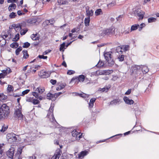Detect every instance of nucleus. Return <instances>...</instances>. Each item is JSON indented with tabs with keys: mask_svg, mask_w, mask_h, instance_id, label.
I'll list each match as a JSON object with an SVG mask.
<instances>
[{
	"mask_svg": "<svg viewBox=\"0 0 159 159\" xmlns=\"http://www.w3.org/2000/svg\"><path fill=\"white\" fill-rule=\"evenodd\" d=\"M145 25L144 23H142L140 25V27L139 29V31H141V30L142 29L143 27H144L145 26Z\"/></svg>",
	"mask_w": 159,
	"mask_h": 159,
	"instance_id": "60",
	"label": "nucleus"
},
{
	"mask_svg": "<svg viewBox=\"0 0 159 159\" xmlns=\"http://www.w3.org/2000/svg\"><path fill=\"white\" fill-rule=\"evenodd\" d=\"M37 21V20L34 18H31L26 20V22L30 24L35 23Z\"/></svg>",
	"mask_w": 159,
	"mask_h": 159,
	"instance_id": "17",
	"label": "nucleus"
},
{
	"mask_svg": "<svg viewBox=\"0 0 159 159\" xmlns=\"http://www.w3.org/2000/svg\"><path fill=\"white\" fill-rule=\"evenodd\" d=\"M111 53V52H106L104 53L103 55L106 60L113 59Z\"/></svg>",
	"mask_w": 159,
	"mask_h": 159,
	"instance_id": "13",
	"label": "nucleus"
},
{
	"mask_svg": "<svg viewBox=\"0 0 159 159\" xmlns=\"http://www.w3.org/2000/svg\"><path fill=\"white\" fill-rule=\"evenodd\" d=\"M85 77L83 75H80L75 77L73 78L70 81V83L74 82L78 83L79 82H83L85 80Z\"/></svg>",
	"mask_w": 159,
	"mask_h": 159,
	"instance_id": "4",
	"label": "nucleus"
},
{
	"mask_svg": "<svg viewBox=\"0 0 159 159\" xmlns=\"http://www.w3.org/2000/svg\"><path fill=\"white\" fill-rule=\"evenodd\" d=\"M138 27H139V25L138 24H135L132 25L131 28V31H132L137 30Z\"/></svg>",
	"mask_w": 159,
	"mask_h": 159,
	"instance_id": "36",
	"label": "nucleus"
},
{
	"mask_svg": "<svg viewBox=\"0 0 159 159\" xmlns=\"http://www.w3.org/2000/svg\"><path fill=\"white\" fill-rule=\"evenodd\" d=\"M87 152L86 151H83L80 152V153L78 155V156L76 157L78 158H83L87 154Z\"/></svg>",
	"mask_w": 159,
	"mask_h": 159,
	"instance_id": "19",
	"label": "nucleus"
},
{
	"mask_svg": "<svg viewBox=\"0 0 159 159\" xmlns=\"http://www.w3.org/2000/svg\"><path fill=\"white\" fill-rule=\"evenodd\" d=\"M13 8V9H15L16 7V4L14 3H12L8 7V10L10 11H12V9L11 8Z\"/></svg>",
	"mask_w": 159,
	"mask_h": 159,
	"instance_id": "30",
	"label": "nucleus"
},
{
	"mask_svg": "<svg viewBox=\"0 0 159 159\" xmlns=\"http://www.w3.org/2000/svg\"><path fill=\"white\" fill-rule=\"evenodd\" d=\"M40 95V94H38L37 97L36 96H34L36 98H37L38 99H39V100H41L42 99L43 97L41 95Z\"/></svg>",
	"mask_w": 159,
	"mask_h": 159,
	"instance_id": "64",
	"label": "nucleus"
},
{
	"mask_svg": "<svg viewBox=\"0 0 159 159\" xmlns=\"http://www.w3.org/2000/svg\"><path fill=\"white\" fill-rule=\"evenodd\" d=\"M39 57V59H47L48 57L47 56H44L43 55H39L37 57Z\"/></svg>",
	"mask_w": 159,
	"mask_h": 159,
	"instance_id": "51",
	"label": "nucleus"
},
{
	"mask_svg": "<svg viewBox=\"0 0 159 159\" xmlns=\"http://www.w3.org/2000/svg\"><path fill=\"white\" fill-rule=\"evenodd\" d=\"M102 71H100L99 70H98L96 71L95 72H93L92 73V74L95 75V76H98L99 75H103Z\"/></svg>",
	"mask_w": 159,
	"mask_h": 159,
	"instance_id": "29",
	"label": "nucleus"
},
{
	"mask_svg": "<svg viewBox=\"0 0 159 159\" xmlns=\"http://www.w3.org/2000/svg\"><path fill=\"white\" fill-rule=\"evenodd\" d=\"M9 107L6 104H3L0 107V119H4L9 114Z\"/></svg>",
	"mask_w": 159,
	"mask_h": 159,
	"instance_id": "1",
	"label": "nucleus"
},
{
	"mask_svg": "<svg viewBox=\"0 0 159 159\" xmlns=\"http://www.w3.org/2000/svg\"><path fill=\"white\" fill-rule=\"evenodd\" d=\"M46 98L47 99L49 100L54 101L56 100L55 94H52L50 93H47Z\"/></svg>",
	"mask_w": 159,
	"mask_h": 159,
	"instance_id": "14",
	"label": "nucleus"
},
{
	"mask_svg": "<svg viewBox=\"0 0 159 159\" xmlns=\"http://www.w3.org/2000/svg\"><path fill=\"white\" fill-rule=\"evenodd\" d=\"M123 16V15H119L116 18V19L117 20L119 21V20H121Z\"/></svg>",
	"mask_w": 159,
	"mask_h": 159,
	"instance_id": "58",
	"label": "nucleus"
},
{
	"mask_svg": "<svg viewBox=\"0 0 159 159\" xmlns=\"http://www.w3.org/2000/svg\"><path fill=\"white\" fill-rule=\"evenodd\" d=\"M22 52L23 54V58L24 59H27L29 57V54L28 53V52L27 50H24Z\"/></svg>",
	"mask_w": 159,
	"mask_h": 159,
	"instance_id": "26",
	"label": "nucleus"
},
{
	"mask_svg": "<svg viewBox=\"0 0 159 159\" xmlns=\"http://www.w3.org/2000/svg\"><path fill=\"white\" fill-rule=\"evenodd\" d=\"M61 153V151L60 149L57 150L51 159H59Z\"/></svg>",
	"mask_w": 159,
	"mask_h": 159,
	"instance_id": "12",
	"label": "nucleus"
},
{
	"mask_svg": "<svg viewBox=\"0 0 159 159\" xmlns=\"http://www.w3.org/2000/svg\"><path fill=\"white\" fill-rule=\"evenodd\" d=\"M45 91L44 88L43 87H38L35 90V92H33L32 94L33 96H37L38 94H41Z\"/></svg>",
	"mask_w": 159,
	"mask_h": 159,
	"instance_id": "6",
	"label": "nucleus"
},
{
	"mask_svg": "<svg viewBox=\"0 0 159 159\" xmlns=\"http://www.w3.org/2000/svg\"><path fill=\"white\" fill-rule=\"evenodd\" d=\"M115 33V29L111 26L109 29H107L103 30L102 33L100 34L99 35L101 36H103L106 35H110L113 34Z\"/></svg>",
	"mask_w": 159,
	"mask_h": 159,
	"instance_id": "2",
	"label": "nucleus"
},
{
	"mask_svg": "<svg viewBox=\"0 0 159 159\" xmlns=\"http://www.w3.org/2000/svg\"><path fill=\"white\" fill-rule=\"evenodd\" d=\"M30 91L29 89H26L22 92V96H23L25 94H27Z\"/></svg>",
	"mask_w": 159,
	"mask_h": 159,
	"instance_id": "49",
	"label": "nucleus"
},
{
	"mask_svg": "<svg viewBox=\"0 0 159 159\" xmlns=\"http://www.w3.org/2000/svg\"><path fill=\"white\" fill-rule=\"evenodd\" d=\"M96 100V98H93L91 99L89 104V107L92 108L93 107L94 105V103L95 102Z\"/></svg>",
	"mask_w": 159,
	"mask_h": 159,
	"instance_id": "21",
	"label": "nucleus"
},
{
	"mask_svg": "<svg viewBox=\"0 0 159 159\" xmlns=\"http://www.w3.org/2000/svg\"><path fill=\"white\" fill-rule=\"evenodd\" d=\"M18 46L19 44L16 42H13L10 45L11 47L13 48H16Z\"/></svg>",
	"mask_w": 159,
	"mask_h": 159,
	"instance_id": "37",
	"label": "nucleus"
},
{
	"mask_svg": "<svg viewBox=\"0 0 159 159\" xmlns=\"http://www.w3.org/2000/svg\"><path fill=\"white\" fill-rule=\"evenodd\" d=\"M17 0H7V2L8 3H13V2H17Z\"/></svg>",
	"mask_w": 159,
	"mask_h": 159,
	"instance_id": "62",
	"label": "nucleus"
},
{
	"mask_svg": "<svg viewBox=\"0 0 159 159\" xmlns=\"http://www.w3.org/2000/svg\"><path fill=\"white\" fill-rule=\"evenodd\" d=\"M106 63H104V61H103L102 60H99L98 64L96 65V66L98 67H101L102 66H106L105 64Z\"/></svg>",
	"mask_w": 159,
	"mask_h": 159,
	"instance_id": "18",
	"label": "nucleus"
},
{
	"mask_svg": "<svg viewBox=\"0 0 159 159\" xmlns=\"http://www.w3.org/2000/svg\"><path fill=\"white\" fill-rule=\"evenodd\" d=\"M17 14L19 16H21L25 14V13L23 12L22 10H19L17 12Z\"/></svg>",
	"mask_w": 159,
	"mask_h": 159,
	"instance_id": "52",
	"label": "nucleus"
},
{
	"mask_svg": "<svg viewBox=\"0 0 159 159\" xmlns=\"http://www.w3.org/2000/svg\"><path fill=\"white\" fill-rule=\"evenodd\" d=\"M131 70V75H134L136 77L138 76L139 74L141 73V67L139 65H135L132 67Z\"/></svg>",
	"mask_w": 159,
	"mask_h": 159,
	"instance_id": "3",
	"label": "nucleus"
},
{
	"mask_svg": "<svg viewBox=\"0 0 159 159\" xmlns=\"http://www.w3.org/2000/svg\"><path fill=\"white\" fill-rule=\"evenodd\" d=\"M43 24L45 25V26L48 25H50L49 20H47L43 22Z\"/></svg>",
	"mask_w": 159,
	"mask_h": 159,
	"instance_id": "56",
	"label": "nucleus"
},
{
	"mask_svg": "<svg viewBox=\"0 0 159 159\" xmlns=\"http://www.w3.org/2000/svg\"><path fill=\"white\" fill-rule=\"evenodd\" d=\"M22 50V48L21 47L17 48L15 51L16 55H18L19 54L20 52Z\"/></svg>",
	"mask_w": 159,
	"mask_h": 159,
	"instance_id": "41",
	"label": "nucleus"
},
{
	"mask_svg": "<svg viewBox=\"0 0 159 159\" xmlns=\"http://www.w3.org/2000/svg\"><path fill=\"white\" fill-rule=\"evenodd\" d=\"M102 11L100 9H98L95 11V13L96 16H98L100 14V13Z\"/></svg>",
	"mask_w": 159,
	"mask_h": 159,
	"instance_id": "46",
	"label": "nucleus"
},
{
	"mask_svg": "<svg viewBox=\"0 0 159 159\" xmlns=\"http://www.w3.org/2000/svg\"><path fill=\"white\" fill-rule=\"evenodd\" d=\"M66 85V84L65 83H62L58 87L56 88V90L57 91L61 90L65 87Z\"/></svg>",
	"mask_w": 159,
	"mask_h": 159,
	"instance_id": "28",
	"label": "nucleus"
},
{
	"mask_svg": "<svg viewBox=\"0 0 159 159\" xmlns=\"http://www.w3.org/2000/svg\"><path fill=\"white\" fill-rule=\"evenodd\" d=\"M8 126H5L4 125H3L2 128V129H1L0 131L2 132H5L7 129Z\"/></svg>",
	"mask_w": 159,
	"mask_h": 159,
	"instance_id": "45",
	"label": "nucleus"
},
{
	"mask_svg": "<svg viewBox=\"0 0 159 159\" xmlns=\"http://www.w3.org/2000/svg\"><path fill=\"white\" fill-rule=\"evenodd\" d=\"M135 13L139 17V20H142L143 18L144 15L145 14L144 12L141 10H136L135 11Z\"/></svg>",
	"mask_w": 159,
	"mask_h": 159,
	"instance_id": "10",
	"label": "nucleus"
},
{
	"mask_svg": "<svg viewBox=\"0 0 159 159\" xmlns=\"http://www.w3.org/2000/svg\"><path fill=\"white\" fill-rule=\"evenodd\" d=\"M123 99L125 103L131 105L133 104L134 103V101L133 100L129 99L127 97H124Z\"/></svg>",
	"mask_w": 159,
	"mask_h": 159,
	"instance_id": "16",
	"label": "nucleus"
},
{
	"mask_svg": "<svg viewBox=\"0 0 159 159\" xmlns=\"http://www.w3.org/2000/svg\"><path fill=\"white\" fill-rule=\"evenodd\" d=\"M120 102V100L118 99H115L111 101L110 103L111 105H116L117 103H119Z\"/></svg>",
	"mask_w": 159,
	"mask_h": 159,
	"instance_id": "33",
	"label": "nucleus"
},
{
	"mask_svg": "<svg viewBox=\"0 0 159 159\" xmlns=\"http://www.w3.org/2000/svg\"><path fill=\"white\" fill-rule=\"evenodd\" d=\"M5 32L3 31L2 33V38H3V39L4 40V39H5L4 38V36L5 37V38H7L8 37V35L7 34H5Z\"/></svg>",
	"mask_w": 159,
	"mask_h": 159,
	"instance_id": "57",
	"label": "nucleus"
},
{
	"mask_svg": "<svg viewBox=\"0 0 159 159\" xmlns=\"http://www.w3.org/2000/svg\"><path fill=\"white\" fill-rule=\"evenodd\" d=\"M22 25L20 24H18L16 25L15 24H13L11 25V28H14L16 31V28H20V30L22 29Z\"/></svg>",
	"mask_w": 159,
	"mask_h": 159,
	"instance_id": "20",
	"label": "nucleus"
},
{
	"mask_svg": "<svg viewBox=\"0 0 159 159\" xmlns=\"http://www.w3.org/2000/svg\"><path fill=\"white\" fill-rule=\"evenodd\" d=\"M66 43L65 42H63V43L60 45L59 50L60 51L64 52V49L66 48Z\"/></svg>",
	"mask_w": 159,
	"mask_h": 159,
	"instance_id": "23",
	"label": "nucleus"
},
{
	"mask_svg": "<svg viewBox=\"0 0 159 159\" xmlns=\"http://www.w3.org/2000/svg\"><path fill=\"white\" fill-rule=\"evenodd\" d=\"M15 114L19 120H23V115L22 114L21 110L20 109H17L15 111Z\"/></svg>",
	"mask_w": 159,
	"mask_h": 159,
	"instance_id": "9",
	"label": "nucleus"
},
{
	"mask_svg": "<svg viewBox=\"0 0 159 159\" xmlns=\"http://www.w3.org/2000/svg\"><path fill=\"white\" fill-rule=\"evenodd\" d=\"M50 82L52 85H54L56 84L57 80H56L52 79L50 80Z\"/></svg>",
	"mask_w": 159,
	"mask_h": 159,
	"instance_id": "61",
	"label": "nucleus"
},
{
	"mask_svg": "<svg viewBox=\"0 0 159 159\" xmlns=\"http://www.w3.org/2000/svg\"><path fill=\"white\" fill-rule=\"evenodd\" d=\"M90 17L86 18L84 19V24L86 26L89 25L90 21Z\"/></svg>",
	"mask_w": 159,
	"mask_h": 159,
	"instance_id": "27",
	"label": "nucleus"
},
{
	"mask_svg": "<svg viewBox=\"0 0 159 159\" xmlns=\"http://www.w3.org/2000/svg\"><path fill=\"white\" fill-rule=\"evenodd\" d=\"M2 73L4 76H7L8 74H7V70H2Z\"/></svg>",
	"mask_w": 159,
	"mask_h": 159,
	"instance_id": "59",
	"label": "nucleus"
},
{
	"mask_svg": "<svg viewBox=\"0 0 159 159\" xmlns=\"http://www.w3.org/2000/svg\"><path fill=\"white\" fill-rule=\"evenodd\" d=\"M14 136H11L10 138H9V140L11 139H12L13 140V142H15L17 140V138L15 136L14 134Z\"/></svg>",
	"mask_w": 159,
	"mask_h": 159,
	"instance_id": "50",
	"label": "nucleus"
},
{
	"mask_svg": "<svg viewBox=\"0 0 159 159\" xmlns=\"http://www.w3.org/2000/svg\"><path fill=\"white\" fill-rule=\"evenodd\" d=\"M30 44L28 42H26L24 43L22 47L24 48H28L30 46Z\"/></svg>",
	"mask_w": 159,
	"mask_h": 159,
	"instance_id": "40",
	"label": "nucleus"
},
{
	"mask_svg": "<svg viewBox=\"0 0 159 159\" xmlns=\"http://www.w3.org/2000/svg\"><path fill=\"white\" fill-rule=\"evenodd\" d=\"M79 96L82 98H86L87 96V94L84 93L79 94Z\"/></svg>",
	"mask_w": 159,
	"mask_h": 159,
	"instance_id": "55",
	"label": "nucleus"
},
{
	"mask_svg": "<svg viewBox=\"0 0 159 159\" xmlns=\"http://www.w3.org/2000/svg\"><path fill=\"white\" fill-rule=\"evenodd\" d=\"M122 50L124 51H126L129 50V46L128 45H123L121 47Z\"/></svg>",
	"mask_w": 159,
	"mask_h": 159,
	"instance_id": "39",
	"label": "nucleus"
},
{
	"mask_svg": "<svg viewBox=\"0 0 159 159\" xmlns=\"http://www.w3.org/2000/svg\"><path fill=\"white\" fill-rule=\"evenodd\" d=\"M110 86L105 87L102 88H100L99 91H101L102 92H107L108 91V89H110Z\"/></svg>",
	"mask_w": 159,
	"mask_h": 159,
	"instance_id": "32",
	"label": "nucleus"
},
{
	"mask_svg": "<svg viewBox=\"0 0 159 159\" xmlns=\"http://www.w3.org/2000/svg\"><path fill=\"white\" fill-rule=\"evenodd\" d=\"M24 146H22L18 148L17 149V152L16 153V155H18L19 156H20V155L21 154L22 149L24 148Z\"/></svg>",
	"mask_w": 159,
	"mask_h": 159,
	"instance_id": "25",
	"label": "nucleus"
},
{
	"mask_svg": "<svg viewBox=\"0 0 159 159\" xmlns=\"http://www.w3.org/2000/svg\"><path fill=\"white\" fill-rule=\"evenodd\" d=\"M106 63H107L108 65L109 66H112L114 63V60H105Z\"/></svg>",
	"mask_w": 159,
	"mask_h": 159,
	"instance_id": "34",
	"label": "nucleus"
},
{
	"mask_svg": "<svg viewBox=\"0 0 159 159\" xmlns=\"http://www.w3.org/2000/svg\"><path fill=\"white\" fill-rule=\"evenodd\" d=\"M141 70H142V71L143 74H146L149 71L148 68V66H146L141 65Z\"/></svg>",
	"mask_w": 159,
	"mask_h": 159,
	"instance_id": "15",
	"label": "nucleus"
},
{
	"mask_svg": "<svg viewBox=\"0 0 159 159\" xmlns=\"http://www.w3.org/2000/svg\"><path fill=\"white\" fill-rule=\"evenodd\" d=\"M156 20L155 18L154 17H150L148 19V23H151L155 22Z\"/></svg>",
	"mask_w": 159,
	"mask_h": 159,
	"instance_id": "43",
	"label": "nucleus"
},
{
	"mask_svg": "<svg viewBox=\"0 0 159 159\" xmlns=\"http://www.w3.org/2000/svg\"><path fill=\"white\" fill-rule=\"evenodd\" d=\"M79 30H80V27H78L76 28H73V29H72V30H71V32H72V33H74L75 32H76L77 31H79Z\"/></svg>",
	"mask_w": 159,
	"mask_h": 159,
	"instance_id": "48",
	"label": "nucleus"
},
{
	"mask_svg": "<svg viewBox=\"0 0 159 159\" xmlns=\"http://www.w3.org/2000/svg\"><path fill=\"white\" fill-rule=\"evenodd\" d=\"M39 76L41 78H44L49 77L50 76V74L48 72L44 71L43 70H41L38 73Z\"/></svg>",
	"mask_w": 159,
	"mask_h": 159,
	"instance_id": "8",
	"label": "nucleus"
},
{
	"mask_svg": "<svg viewBox=\"0 0 159 159\" xmlns=\"http://www.w3.org/2000/svg\"><path fill=\"white\" fill-rule=\"evenodd\" d=\"M103 75H109L112 73L113 70H103L102 71Z\"/></svg>",
	"mask_w": 159,
	"mask_h": 159,
	"instance_id": "24",
	"label": "nucleus"
},
{
	"mask_svg": "<svg viewBox=\"0 0 159 159\" xmlns=\"http://www.w3.org/2000/svg\"><path fill=\"white\" fill-rule=\"evenodd\" d=\"M7 89L8 92H11V91H12L13 90V88L12 85H8L7 88Z\"/></svg>",
	"mask_w": 159,
	"mask_h": 159,
	"instance_id": "44",
	"label": "nucleus"
},
{
	"mask_svg": "<svg viewBox=\"0 0 159 159\" xmlns=\"http://www.w3.org/2000/svg\"><path fill=\"white\" fill-rule=\"evenodd\" d=\"M16 16V13L13 12L11 13L9 15V17L10 18H14Z\"/></svg>",
	"mask_w": 159,
	"mask_h": 159,
	"instance_id": "42",
	"label": "nucleus"
},
{
	"mask_svg": "<svg viewBox=\"0 0 159 159\" xmlns=\"http://www.w3.org/2000/svg\"><path fill=\"white\" fill-rule=\"evenodd\" d=\"M31 37L33 40H38L39 39V38L38 37H37V34H32L31 35Z\"/></svg>",
	"mask_w": 159,
	"mask_h": 159,
	"instance_id": "35",
	"label": "nucleus"
},
{
	"mask_svg": "<svg viewBox=\"0 0 159 159\" xmlns=\"http://www.w3.org/2000/svg\"><path fill=\"white\" fill-rule=\"evenodd\" d=\"M122 50V47L120 46L117 47L116 49V52L120 54L117 55V58L119 60H124V55L121 54L123 52Z\"/></svg>",
	"mask_w": 159,
	"mask_h": 159,
	"instance_id": "5",
	"label": "nucleus"
},
{
	"mask_svg": "<svg viewBox=\"0 0 159 159\" xmlns=\"http://www.w3.org/2000/svg\"><path fill=\"white\" fill-rule=\"evenodd\" d=\"M14 151V148H12L9 149L7 152V156L8 157L11 159H12L13 158Z\"/></svg>",
	"mask_w": 159,
	"mask_h": 159,
	"instance_id": "11",
	"label": "nucleus"
},
{
	"mask_svg": "<svg viewBox=\"0 0 159 159\" xmlns=\"http://www.w3.org/2000/svg\"><path fill=\"white\" fill-rule=\"evenodd\" d=\"M20 30V34L22 35H25L27 31V30H23L21 29Z\"/></svg>",
	"mask_w": 159,
	"mask_h": 159,
	"instance_id": "53",
	"label": "nucleus"
},
{
	"mask_svg": "<svg viewBox=\"0 0 159 159\" xmlns=\"http://www.w3.org/2000/svg\"><path fill=\"white\" fill-rule=\"evenodd\" d=\"M93 11L91 10H86V15L88 16V17H90L91 16H93Z\"/></svg>",
	"mask_w": 159,
	"mask_h": 159,
	"instance_id": "22",
	"label": "nucleus"
},
{
	"mask_svg": "<svg viewBox=\"0 0 159 159\" xmlns=\"http://www.w3.org/2000/svg\"><path fill=\"white\" fill-rule=\"evenodd\" d=\"M32 102L35 105L39 104V102L37 99H33Z\"/></svg>",
	"mask_w": 159,
	"mask_h": 159,
	"instance_id": "54",
	"label": "nucleus"
},
{
	"mask_svg": "<svg viewBox=\"0 0 159 159\" xmlns=\"http://www.w3.org/2000/svg\"><path fill=\"white\" fill-rule=\"evenodd\" d=\"M75 73V71L73 70H68L67 72V74L68 75H71Z\"/></svg>",
	"mask_w": 159,
	"mask_h": 159,
	"instance_id": "47",
	"label": "nucleus"
},
{
	"mask_svg": "<svg viewBox=\"0 0 159 159\" xmlns=\"http://www.w3.org/2000/svg\"><path fill=\"white\" fill-rule=\"evenodd\" d=\"M33 98H28L26 99V101L27 102H32Z\"/></svg>",
	"mask_w": 159,
	"mask_h": 159,
	"instance_id": "63",
	"label": "nucleus"
},
{
	"mask_svg": "<svg viewBox=\"0 0 159 159\" xmlns=\"http://www.w3.org/2000/svg\"><path fill=\"white\" fill-rule=\"evenodd\" d=\"M54 105L52 104H51L50 107L48 110V113L47 114V116H49L51 115L52 116V120L56 122L57 123V122L56 121L55 118V117H54V115H53V111L54 110Z\"/></svg>",
	"mask_w": 159,
	"mask_h": 159,
	"instance_id": "7",
	"label": "nucleus"
},
{
	"mask_svg": "<svg viewBox=\"0 0 159 159\" xmlns=\"http://www.w3.org/2000/svg\"><path fill=\"white\" fill-rule=\"evenodd\" d=\"M19 36L20 35L19 33L16 34L14 38L13 39V41L14 42L18 41L20 39Z\"/></svg>",
	"mask_w": 159,
	"mask_h": 159,
	"instance_id": "38",
	"label": "nucleus"
},
{
	"mask_svg": "<svg viewBox=\"0 0 159 159\" xmlns=\"http://www.w3.org/2000/svg\"><path fill=\"white\" fill-rule=\"evenodd\" d=\"M79 134V132H77L75 129L72 132V135L73 137L76 138Z\"/></svg>",
	"mask_w": 159,
	"mask_h": 159,
	"instance_id": "31",
	"label": "nucleus"
}]
</instances>
